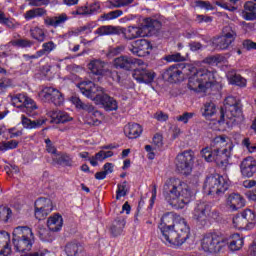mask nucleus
<instances>
[{
  "mask_svg": "<svg viewBox=\"0 0 256 256\" xmlns=\"http://www.w3.org/2000/svg\"><path fill=\"white\" fill-rule=\"evenodd\" d=\"M125 225H127V221L124 217H118L116 218L112 226L110 227V231L114 237H119L121 233H123V229H125Z\"/></svg>",
  "mask_w": 256,
  "mask_h": 256,
  "instance_id": "30",
  "label": "nucleus"
},
{
  "mask_svg": "<svg viewBox=\"0 0 256 256\" xmlns=\"http://www.w3.org/2000/svg\"><path fill=\"white\" fill-rule=\"evenodd\" d=\"M17 147H19V141L10 140L0 144V151H9L11 149H17Z\"/></svg>",
  "mask_w": 256,
  "mask_h": 256,
  "instance_id": "50",
  "label": "nucleus"
},
{
  "mask_svg": "<svg viewBox=\"0 0 256 256\" xmlns=\"http://www.w3.org/2000/svg\"><path fill=\"white\" fill-rule=\"evenodd\" d=\"M242 145L246 147L249 153H256V144L251 145V140L249 138H244Z\"/></svg>",
  "mask_w": 256,
  "mask_h": 256,
  "instance_id": "63",
  "label": "nucleus"
},
{
  "mask_svg": "<svg viewBox=\"0 0 256 256\" xmlns=\"http://www.w3.org/2000/svg\"><path fill=\"white\" fill-rule=\"evenodd\" d=\"M195 7H199L200 9H206L207 11H211L213 6L209 1L197 0L195 2Z\"/></svg>",
  "mask_w": 256,
  "mask_h": 256,
  "instance_id": "60",
  "label": "nucleus"
},
{
  "mask_svg": "<svg viewBox=\"0 0 256 256\" xmlns=\"http://www.w3.org/2000/svg\"><path fill=\"white\" fill-rule=\"evenodd\" d=\"M47 115L51 117L52 123H69V121H73V117L69 116L67 112L59 110H51Z\"/></svg>",
  "mask_w": 256,
  "mask_h": 256,
  "instance_id": "23",
  "label": "nucleus"
},
{
  "mask_svg": "<svg viewBox=\"0 0 256 256\" xmlns=\"http://www.w3.org/2000/svg\"><path fill=\"white\" fill-rule=\"evenodd\" d=\"M242 47H244L246 51L256 50V42L246 39L242 42Z\"/></svg>",
  "mask_w": 256,
  "mask_h": 256,
  "instance_id": "64",
  "label": "nucleus"
},
{
  "mask_svg": "<svg viewBox=\"0 0 256 256\" xmlns=\"http://www.w3.org/2000/svg\"><path fill=\"white\" fill-rule=\"evenodd\" d=\"M195 117V113L193 112H185L180 116L176 117V120H178L180 123L187 124L189 123V120L193 119Z\"/></svg>",
  "mask_w": 256,
  "mask_h": 256,
  "instance_id": "58",
  "label": "nucleus"
},
{
  "mask_svg": "<svg viewBox=\"0 0 256 256\" xmlns=\"http://www.w3.org/2000/svg\"><path fill=\"white\" fill-rule=\"evenodd\" d=\"M8 45L12 47H21L22 49H27L29 47H33V41L29 39H16V40H11L8 43Z\"/></svg>",
  "mask_w": 256,
  "mask_h": 256,
  "instance_id": "44",
  "label": "nucleus"
},
{
  "mask_svg": "<svg viewBox=\"0 0 256 256\" xmlns=\"http://www.w3.org/2000/svg\"><path fill=\"white\" fill-rule=\"evenodd\" d=\"M130 51L133 55H137V57H147L153 51V45L147 39H139L132 42Z\"/></svg>",
  "mask_w": 256,
  "mask_h": 256,
  "instance_id": "16",
  "label": "nucleus"
},
{
  "mask_svg": "<svg viewBox=\"0 0 256 256\" xmlns=\"http://www.w3.org/2000/svg\"><path fill=\"white\" fill-rule=\"evenodd\" d=\"M164 77L168 79L169 83H179V81H183V72L177 66H170L164 73Z\"/></svg>",
  "mask_w": 256,
  "mask_h": 256,
  "instance_id": "24",
  "label": "nucleus"
},
{
  "mask_svg": "<svg viewBox=\"0 0 256 256\" xmlns=\"http://www.w3.org/2000/svg\"><path fill=\"white\" fill-rule=\"evenodd\" d=\"M43 15H45V10L43 8H35L26 11L24 19H26V21H31V19H35V17H43Z\"/></svg>",
  "mask_w": 256,
  "mask_h": 256,
  "instance_id": "45",
  "label": "nucleus"
},
{
  "mask_svg": "<svg viewBox=\"0 0 256 256\" xmlns=\"http://www.w3.org/2000/svg\"><path fill=\"white\" fill-rule=\"evenodd\" d=\"M164 59L168 63H181L182 61H185V57H183L181 53L167 55Z\"/></svg>",
  "mask_w": 256,
  "mask_h": 256,
  "instance_id": "52",
  "label": "nucleus"
},
{
  "mask_svg": "<svg viewBox=\"0 0 256 256\" xmlns=\"http://www.w3.org/2000/svg\"><path fill=\"white\" fill-rule=\"evenodd\" d=\"M143 133V128L137 123H129L124 127V134L128 139H137Z\"/></svg>",
  "mask_w": 256,
  "mask_h": 256,
  "instance_id": "27",
  "label": "nucleus"
},
{
  "mask_svg": "<svg viewBox=\"0 0 256 256\" xmlns=\"http://www.w3.org/2000/svg\"><path fill=\"white\" fill-rule=\"evenodd\" d=\"M235 39H237V32L231 26H226L223 29V35L214 40V45H216V49L225 51L235 43Z\"/></svg>",
  "mask_w": 256,
  "mask_h": 256,
  "instance_id": "14",
  "label": "nucleus"
},
{
  "mask_svg": "<svg viewBox=\"0 0 256 256\" xmlns=\"http://www.w3.org/2000/svg\"><path fill=\"white\" fill-rule=\"evenodd\" d=\"M39 97L45 103H53L56 107H61L65 103V96L54 87H44L39 92Z\"/></svg>",
  "mask_w": 256,
  "mask_h": 256,
  "instance_id": "13",
  "label": "nucleus"
},
{
  "mask_svg": "<svg viewBox=\"0 0 256 256\" xmlns=\"http://www.w3.org/2000/svg\"><path fill=\"white\" fill-rule=\"evenodd\" d=\"M227 79L231 85H236L237 87H247V79L233 71L227 73Z\"/></svg>",
  "mask_w": 256,
  "mask_h": 256,
  "instance_id": "32",
  "label": "nucleus"
},
{
  "mask_svg": "<svg viewBox=\"0 0 256 256\" xmlns=\"http://www.w3.org/2000/svg\"><path fill=\"white\" fill-rule=\"evenodd\" d=\"M77 87L80 89L82 95L88 99H91V101H94L96 105L101 103V99H103L104 95L106 94L105 89L96 85L92 81L80 82Z\"/></svg>",
  "mask_w": 256,
  "mask_h": 256,
  "instance_id": "9",
  "label": "nucleus"
},
{
  "mask_svg": "<svg viewBox=\"0 0 256 256\" xmlns=\"http://www.w3.org/2000/svg\"><path fill=\"white\" fill-rule=\"evenodd\" d=\"M11 208L7 206H0V221H4V223H7L9 219H11L12 215Z\"/></svg>",
  "mask_w": 256,
  "mask_h": 256,
  "instance_id": "48",
  "label": "nucleus"
},
{
  "mask_svg": "<svg viewBox=\"0 0 256 256\" xmlns=\"http://www.w3.org/2000/svg\"><path fill=\"white\" fill-rule=\"evenodd\" d=\"M195 159V154L192 150H185L179 153L175 159L176 169L182 175H191L193 171V163Z\"/></svg>",
  "mask_w": 256,
  "mask_h": 256,
  "instance_id": "12",
  "label": "nucleus"
},
{
  "mask_svg": "<svg viewBox=\"0 0 256 256\" xmlns=\"http://www.w3.org/2000/svg\"><path fill=\"white\" fill-rule=\"evenodd\" d=\"M53 211V202L49 198H39L35 202V217L39 221L45 219Z\"/></svg>",
  "mask_w": 256,
  "mask_h": 256,
  "instance_id": "15",
  "label": "nucleus"
},
{
  "mask_svg": "<svg viewBox=\"0 0 256 256\" xmlns=\"http://www.w3.org/2000/svg\"><path fill=\"white\" fill-rule=\"evenodd\" d=\"M88 15H95L96 13H99L101 11V5L99 3H92L88 6Z\"/></svg>",
  "mask_w": 256,
  "mask_h": 256,
  "instance_id": "62",
  "label": "nucleus"
},
{
  "mask_svg": "<svg viewBox=\"0 0 256 256\" xmlns=\"http://www.w3.org/2000/svg\"><path fill=\"white\" fill-rule=\"evenodd\" d=\"M65 252L68 256H79L83 253V245L78 242H70L66 245Z\"/></svg>",
  "mask_w": 256,
  "mask_h": 256,
  "instance_id": "33",
  "label": "nucleus"
},
{
  "mask_svg": "<svg viewBox=\"0 0 256 256\" xmlns=\"http://www.w3.org/2000/svg\"><path fill=\"white\" fill-rule=\"evenodd\" d=\"M11 241V235H9L6 231L0 232V255H10L11 247L9 243Z\"/></svg>",
  "mask_w": 256,
  "mask_h": 256,
  "instance_id": "28",
  "label": "nucleus"
},
{
  "mask_svg": "<svg viewBox=\"0 0 256 256\" xmlns=\"http://www.w3.org/2000/svg\"><path fill=\"white\" fill-rule=\"evenodd\" d=\"M162 195L173 209H185L193 201V191L179 178H169L163 186Z\"/></svg>",
  "mask_w": 256,
  "mask_h": 256,
  "instance_id": "3",
  "label": "nucleus"
},
{
  "mask_svg": "<svg viewBox=\"0 0 256 256\" xmlns=\"http://www.w3.org/2000/svg\"><path fill=\"white\" fill-rule=\"evenodd\" d=\"M242 17L245 21H256V2L247 1L244 3Z\"/></svg>",
  "mask_w": 256,
  "mask_h": 256,
  "instance_id": "22",
  "label": "nucleus"
},
{
  "mask_svg": "<svg viewBox=\"0 0 256 256\" xmlns=\"http://www.w3.org/2000/svg\"><path fill=\"white\" fill-rule=\"evenodd\" d=\"M200 245L202 251H205V253H219L225 245V239L216 233L206 234L201 239Z\"/></svg>",
  "mask_w": 256,
  "mask_h": 256,
  "instance_id": "10",
  "label": "nucleus"
},
{
  "mask_svg": "<svg viewBox=\"0 0 256 256\" xmlns=\"http://www.w3.org/2000/svg\"><path fill=\"white\" fill-rule=\"evenodd\" d=\"M121 15H123L122 10H114V11L108 12L106 14H103L101 16V19H102V21H111L113 19H117V18L121 17Z\"/></svg>",
  "mask_w": 256,
  "mask_h": 256,
  "instance_id": "51",
  "label": "nucleus"
},
{
  "mask_svg": "<svg viewBox=\"0 0 256 256\" xmlns=\"http://www.w3.org/2000/svg\"><path fill=\"white\" fill-rule=\"evenodd\" d=\"M233 147V141L229 136L219 135L212 139L210 147L207 146L201 150V155L207 163L214 161L221 169H227Z\"/></svg>",
  "mask_w": 256,
  "mask_h": 256,
  "instance_id": "2",
  "label": "nucleus"
},
{
  "mask_svg": "<svg viewBox=\"0 0 256 256\" xmlns=\"http://www.w3.org/2000/svg\"><path fill=\"white\" fill-rule=\"evenodd\" d=\"M232 223L233 227H235L236 229H249L242 212L233 217Z\"/></svg>",
  "mask_w": 256,
  "mask_h": 256,
  "instance_id": "43",
  "label": "nucleus"
},
{
  "mask_svg": "<svg viewBox=\"0 0 256 256\" xmlns=\"http://www.w3.org/2000/svg\"><path fill=\"white\" fill-rule=\"evenodd\" d=\"M52 159L56 165L73 167V157H71L69 154H57L56 157H52Z\"/></svg>",
  "mask_w": 256,
  "mask_h": 256,
  "instance_id": "34",
  "label": "nucleus"
},
{
  "mask_svg": "<svg viewBox=\"0 0 256 256\" xmlns=\"http://www.w3.org/2000/svg\"><path fill=\"white\" fill-rule=\"evenodd\" d=\"M127 195V181H124L118 184V188L116 191V199H121V197H125Z\"/></svg>",
  "mask_w": 256,
  "mask_h": 256,
  "instance_id": "54",
  "label": "nucleus"
},
{
  "mask_svg": "<svg viewBox=\"0 0 256 256\" xmlns=\"http://www.w3.org/2000/svg\"><path fill=\"white\" fill-rule=\"evenodd\" d=\"M144 25L142 26H129L123 30L124 38L127 41H133V39H139V37H147V31H153L156 25H159V21L153 20L151 18H146L144 20Z\"/></svg>",
  "mask_w": 256,
  "mask_h": 256,
  "instance_id": "8",
  "label": "nucleus"
},
{
  "mask_svg": "<svg viewBox=\"0 0 256 256\" xmlns=\"http://www.w3.org/2000/svg\"><path fill=\"white\" fill-rule=\"evenodd\" d=\"M57 49V44L53 41H48L42 44V49L38 50L40 53L41 57H48V55H51L53 51Z\"/></svg>",
  "mask_w": 256,
  "mask_h": 256,
  "instance_id": "42",
  "label": "nucleus"
},
{
  "mask_svg": "<svg viewBox=\"0 0 256 256\" xmlns=\"http://www.w3.org/2000/svg\"><path fill=\"white\" fill-rule=\"evenodd\" d=\"M22 111L26 113V115H29V117H33V115H35V111H37V104L33 99L29 98L28 96V98H26V102L24 103Z\"/></svg>",
  "mask_w": 256,
  "mask_h": 256,
  "instance_id": "40",
  "label": "nucleus"
},
{
  "mask_svg": "<svg viewBox=\"0 0 256 256\" xmlns=\"http://www.w3.org/2000/svg\"><path fill=\"white\" fill-rule=\"evenodd\" d=\"M34 239L33 230L27 226H18L13 231V245L19 253L31 251Z\"/></svg>",
  "mask_w": 256,
  "mask_h": 256,
  "instance_id": "6",
  "label": "nucleus"
},
{
  "mask_svg": "<svg viewBox=\"0 0 256 256\" xmlns=\"http://www.w3.org/2000/svg\"><path fill=\"white\" fill-rule=\"evenodd\" d=\"M89 118L87 119L88 125H94L95 127L101 125L103 123V113L99 110H95V107L92 106L91 111H87Z\"/></svg>",
  "mask_w": 256,
  "mask_h": 256,
  "instance_id": "31",
  "label": "nucleus"
},
{
  "mask_svg": "<svg viewBox=\"0 0 256 256\" xmlns=\"http://www.w3.org/2000/svg\"><path fill=\"white\" fill-rule=\"evenodd\" d=\"M21 123L24 129H39V127H42L43 125H45V123H47V119L41 117L37 120L32 121L31 119L27 118V116L22 115Z\"/></svg>",
  "mask_w": 256,
  "mask_h": 256,
  "instance_id": "26",
  "label": "nucleus"
},
{
  "mask_svg": "<svg viewBox=\"0 0 256 256\" xmlns=\"http://www.w3.org/2000/svg\"><path fill=\"white\" fill-rule=\"evenodd\" d=\"M88 69L91 70V73H93V75H104L105 62L101 60H92L88 64Z\"/></svg>",
  "mask_w": 256,
  "mask_h": 256,
  "instance_id": "36",
  "label": "nucleus"
},
{
  "mask_svg": "<svg viewBox=\"0 0 256 256\" xmlns=\"http://www.w3.org/2000/svg\"><path fill=\"white\" fill-rule=\"evenodd\" d=\"M45 143L47 153H50V155H53V157H57V155L59 154L57 153V148L55 147V145H53V142H51V139H45Z\"/></svg>",
  "mask_w": 256,
  "mask_h": 256,
  "instance_id": "57",
  "label": "nucleus"
},
{
  "mask_svg": "<svg viewBox=\"0 0 256 256\" xmlns=\"http://www.w3.org/2000/svg\"><path fill=\"white\" fill-rule=\"evenodd\" d=\"M203 189L206 195H223L229 189V179L219 174L208 176Z\"/></svg>",
  "mask_w": 256,
  "mask_h": 256,
  "instance_id": "7",
  "label": "nucleus"
},
{
  "mask_svg": "<svg viewBox=\"0 0 256 256\" xmlns=\"http://www.w3.org/2000/svg\"><path fill=\"white\" fill-rule=\"evenodd\" d=\"M134 0H110V5L119 9L121 7H127V5H131Z\"/></svg>",
  "mask_w": 256,
  "mask_h": 256,
  "instance_id": "55",
  "label": "nucleus"
},
{
  "mask_svg": "<svg viewBox=\"0 0 256 256\" xmlns=\"http://www.w3.org/2000/svg\"><path fill=\"white\" fill-rule=\"evenodd\" d=\"M11 83V79L9 78L0 79V93H5L11 87Z\"/></svg>",
  "mask_w": 256,
  "mask_h": 256,
  "instance_id": "61",
  "label": "nucleus"
},
{
  "mask_svg": "<svg viewBox=\"0 0 256 256\" xmlns=\"http://www.w3.org/2000/svg\"><path fill=\"white\" fill-rule=\"evenodd\" d=\"M71 101L77 109H83V111H92L93 110V105L83 103V101H81L79 97L73 96L71 98Z\"/></svg>",
  "mask_w": 256,
  "mask_h": 256,
  "instance_id": "47",
  "label": "nucleus"
},
{
  "mask_svg": "<svg viewBox=\"0 0 256 256\" xmlns=\"http://www.w3.org/2000/svg\"><path fill=\"white\" fill-rule=\"evenodd\" d=\"M68 19L69 16L66 13L57 14L55 16H47L44 18V25H46V27H54V29H57V27H63Z\"/></svg>",
  "mask_w": 256,
  "mask_h": 256,
  "instance_id": "19",
  "label": "nucleus"
},
{
  "mask_svg": "<svg viewBox=\"0 0 256 256\" xmlns=\"http://www.w3.org/2000/svg\"><path fill=\"white\" fill-rule=\"evenodd\" d=\"M136 63L137 59L129 56H120L114 59V67L116 69H124L125 71H131Z\"/></svg>",
  "mask_w": 256,
  "mask_h": 256,
  "instance_id": "21",
  "label": "nucleus"
},
{
  "mask_svg": "<svg viewBox=\"0 0 256 256\" xmlns=\"http://www.w3.org/2000/svg\"><path fill=\"white\" fill-rule=\"evenodd\" d=\"M105 159V151L101 150L98 153H96L95 156L89 158V161L92 167H97L99 165L97 161L103 162L105 161Z\"/></svg>",
  "mask_w": 256,
  "mask_h": 256,
  "instance_id": "49",
  "label": "nucleus"
},
{
  "mask_svg": "<svg viewBox=\"0 0 256 256\" xmlns=\"http://www.w3.org/2000/svg\"><path fill=\"white\" fill-rule=\"evenodd\" d=\"M240 171L243 177H253L256 173V160L253 157H246L240 164Z\"/></svg>",
  "mask_w": 256,
  "mask_h": 256,
  "instance_id": "18",
  "label": "nucleus"
},
{
  "mask_svg": "<svg viewBox=\"0 0 256 256\" xmlns=\"http://www.w3.org/2000/svg\"><path fill=\"white\" fill-rule=\"evenodd\" d=\"M98 105H102L105 111H117L119 109V105L115 98L109 96L107 93L100 99Z\"/></svg>",
  "mask_w": 256,
  "mask_h": 256,
  "instance_id": "29",
  "label": "nucleus"
},
{
  "mask_svg": "<svg viewBox=\"0 0 256 256\" xmlns=\"http://www.w3.org/2000/svg\"><path fill=\"white\" fill-rule=\"evenodd\" d=\"M152 143L155 145L156 149H161V147H163V135L156 133L153 136Z\"/></svg>",
  "mask_w": 256,
  "mask_h": 256,
  "instance_id": "59",
  "label": "nucleus"
},
{
  "mask_svg": "<svg viewBox=\"0 0 256 256\" xmlns=\"http://www.w3.org/2000/svg\"><path fill=\"white\" fill-rule=\"evenodd\" d=\"M217 114V106L213 102H207L202 108V115L209 119Z\"/></svg>",
  "mask_w": 256,
  "mask_h": 256,
  "instance_id": "41",
  "label": "nucleus"
},
{
  "mask_svg": "<svg viewBox=\"0 0 256 256\" xmlns=\"http://www.w3.org/2000/svg\"><path fill=\"white\" fill-rule=\"evenodd\" d=\"M245 241L241 235L238 233L232 234L230 237V242H229V249L231 251H239V249L243 248Z\"/></svg>",
  "mask_w": 256,
  "mask_h": 256,
  "instance_id": "35",
  "label": "nucleus"
},
{
  "mask_svg": "<svg viewBox=\"0 0 256 256\" xmlns=\"http://www.w3.org/2000/svg\"><path fill=\"white\" fill-rule=\"evenodd\" d=\"M226 207L230 211H237L245 207V199L240 194H230L226 200Z\"/></svg>",
  "mask_w": 256,
  "mask_h": 256,
  "instance_id": "20",
  "label": "nucleus"
},
{
  "mask_svg": "<svg viewBox=\"0 0 256 256\" xmlns=\"http://www.w3.org/2000/svg\"><path fill=\"white\" fill-rule=\"evenodd\" d=\"M241 213L242 217H244V221H246L248 229H253L256 225V212L251 209H245Z\"/></svg>",
  "mask_w": 256,
  "mask_h": 256,
  "instance_id": "39",
  "label": "nucleus"
},
{
  "mask_svg": "<svg viewBox=\"0 0 256 256\" xmlns=\"http://www.w3.org/2000/svg\"><path fill=\"white\" fill-rule=\"evenodd\" d=\"M219 212L212 210L211 204L207 202H200L196 205L193 211V220L203 225L209 219H217Z\"/></svg>",
  "mask_w": 256,
  "mask_h": 256,
  "instance_id": "11",
  "label": "nucleus"
},
{
  "mask_svg": "<svg viewBox=\"0 0 256 256\" xmlns=\"http://www.w3.org/2000/svg\"><path fill=\"white\" fill-rule=\"evenodd\" d=\"M28 96L25 94H16L14 96H11V103L14 105V107H23L25 106V103L27 101Z\"/></svg>",
  "mask_w": 256,
  "mask_h": 256,
  "instance_id": "46",
  "label": "nucleus"
},
{
  "mask_svg": "<svg viewBox=\"0 0 256 256\" xmlns=\"http://www.w3.org/2000/svg\"><path fill=\"white\" fill-rule=\"evenodd\" d=\"M30 37L38 43H43L47 38L45 30L39 26H32L30 28Z\"/></svg>",
  "mask_w": 256,
  "mask_h": 256,
  "instance_id": "37",
  "label": "nucleus"
},
{
  "mask_svg": "<svg viewBox=\"0 0 256 256\" xmlns=\"http://www.w3.org/2000/svg\"><path fill=\"white\" fill-rule=\"evenodd\" d=\"M223 59H224L223 56L217 54L214 56L206 57L203 60V62L207 63L208 65H219V63H222Z\"/></svg>",
  "mask_w": 256,
  "mask_h": 256,
  "instance_id": "53",
  "label": "nucleus"
},
{
  "mask_svg": "<svg viewBox=\"0 0 256 256\" xmlns=\"http://www.w3.org/2000/svg\"><path fill=\"white\" fill-rule=\"evenodd\" d=\"M222 119L218 120V125H221L225 118L229 123H243V106L241 100L235 96H228L224 100V110L222 109Z\"/></svg>",
  "mask_w": 256,
  "mask_h": 256,
  "instance_id": "5",
  "label": "nucleus"
},
{
  "mask_svg": "<svg viewBox=\"0 0 256 256\" xmlns=\"http://www.w3.org/2000/svg\"><path fill=\"white\" fill-rule=\"evenodd\" d=\"M159 229L160 239L168 247H181L191 233L185 218L171 212L162 216Z\"/></svg>",
  "mask_w": 256,
  "mask_h": 256,
  "instance_id": "1",
  "label": "nucleus"
},
{
  "mask_svg": "<svg viewBox=\"0 0 256 256\" xmlns=\"http://www.w3.org/2000/svg\"><path fill=\"white\" fill-rule=\"evenodd\" d=\"M47 227L49 231L53 233H57V231H61L63 228V216L60 214H54L50 216L47 220Z\"/></svg>",
  "mask_w": 256,
  "mask_h": 256,
  "instance_id": "25",
  "label": "nucleus"
},
{
  "mask_svg": "<svg viewBox=\"0 0 256 256\" xmlns=\"http://www.w3.org/2000/svg\"><path fill=\"white\" fill-rule=\"evenodd\" d=\"M119 30L115 26L106 25L100 26L94 31V35H98V37H105L106 35H117Z\"/></svg>",
  "mask_w": 256,
  "mask_h": 256,
  "instance_id": "38",
  "label": "nucleus"
},
{
  "mask_svg": "<svg viewBox=\"0 0 256 256\" xmlns=\"http://www.w3.org/2000/svg\"><path fill=\"white\" fill-rule=\"evenodd\" d=\"M215 83V70L200 68L188 78V89L194 93H207Z\"/></svg>",
  "mask_w": 256,
  "mask_h": 256,
  "instance_id": "4",
  "label": "nucleus"
},
{
  "mask_svg": "<svg viewBox=\"0 0 256 256\" xmlns=\"http://www.w3.org/2000/svg\"><path fill=\"white\" fill-rule=\"evenodd\" d=\"M38 235L41 241H53V236H51V232L46 228H40L38 231Z\"/></svg>",
  "mask_w": 256,
  "mask_h": 256,
  "instance_id": "56",
  "label": "nucleus"
},
{
  "mask_svg": "<svg viewBox=\"0 0 256 256\" xmlns=\"http://www.w3.org/2000/svg\"><path fill=\"white\" fill-rule=\"evenodd\" d=\"M155 76V72L147 69L137 68L132 72V77L137 81V83H153Z\"/></svg>",
  "mask_w": 256,
  "mask_h": 256,
  "instance_id": "17",
  "label": "nucleus"
}]
</instances>
